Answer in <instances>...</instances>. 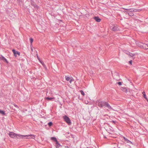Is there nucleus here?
<instances>
[{"mask_svg": "<svg viewBox=\"0 0 148 148\" xmlns=\"http://www.w3.org/2000/svg\"><path fill=\"white\" fill-rule=\"evenodd\" d=\"M18 136L20 138L27 139H34L35 138L34 135L32 134L26 135H18Z\"/></svg>", "mask_w": 148, "mask_h": 148, "instance_id": "f257e3e1", "label": "nucleus"}, {"mask_svg": "<svg viewBox=\"0 0 148 148\" xmlns=\"http://www.w3.org/2000/svg\"><path fill=\"white\" fill-rule=\"evenodd\" d=\"M18 135H21V134H16L15 133L12 132H10L9 134V135L10 136V137L12 138H20L18 136Z\"/></svg>", "mask_w": 148, "mask_h": 148, "instance_id": "f03ea898", "label": "nucleus"}, {"mask_svg": "<svg viewBox=\"0 0 148 148\" xmlns=\"http://www.w3.org/2000/svg\"><path fill=\"white\" fill-rule=\"evenodd\" d=\"M65 121L69 125L71 124V122L69 118L66 116L65 115L63 117Z\"/></svg>", "mask_w": 148, "mask_h": 148, "instance_id": "7ed1b4c3", "label": "nucleus"}, {"mask_svg": "<svg viewBox=\"0 0 148 148\" xmlns=\"http://www.w3.org/2000/svg\"><path fill=\"white\" fill-rule=\"evenodd\" d=\"M15 56H17V55H18V56H19L20 55V53L19 52L16 51L15 49H13L12 50Z\"/></svg>", "mask_w": 148, "mask_h": 148, "instance_id": "20e7f679", "label": "nucleus"}, {"mask_svg": "<svg viewBox=\"0 0 148 148\" xmlns=\"http://www.w3.org/2000/svg\"><path fill=\"white\" fill-rule=\"evenodd\" d=\"M106 102H102L99 103L98 104V106L100 107H102L103 106H106Z\"/></svg>", "mask_w": 148, "mask_h": 148, "instance_id": "39448f33", "label": "nucleus"}, {"mask_svg": "<svg viewBox=\"0 0 148 148\" xmlns=\"http://www.w3.org/2000/svg\"><path fill=\"white\" fill-rule=\"evenodd\" d=\"M0 60L3 61L4 62H6L7 63H8L7 59L1 55H0Z\"/></svg>", "mask_w": 148, "mask_h": 148, "instance_id": "423d86ee", "label": "nucleus"}, {"mask_svg": "<svg viewBox=\"0 0 148 148\" xmlns=\"http://www.w3.org/2000/svg\"><path fill=\"white\" fill-rule=\"evenodd\" d=\"M111 29L113 31H116L118 29L117 26L116 25H114L111 27Z\"/></svg>", "mask_w": 148, "mask_h": 148, "instance_id": "0eeeda50", "label": "nucleus"}, {"mask_svg": "<svg viewBox=\"0 0 148 148\" xmlns=\"http://www.w3.org/2000/svg\"><path fill=\"white\" fill-rule=\"evenodd\" d=\"M94 19L97 22H99L101 21V19L98 17H95L94 18Z\"/></svg>", "mask_w": 148, "mask_h": 148, "instance_id": "6e6552de", "label": "nucleus"}, {"mask_svg": "<svg viewBox=\"0 0 148 148\" xmlns=\"http://www.w3.org/2000/svg\"><path fill=\"white\" fill-rule=\"evenodd\" d=\"M127 10V12L128 13L129 12H136V9H126Z\"/></svg>", "mask_w": 148, "mask_h": 148, "instance_id": "1a4fd4ad", "label": "nucleus"}, {"mask_svg": "<svg viewBox=\"0 0 148 148\" xmlns=\"http://www.w3.org/2000/svg\"><path fill=\"white\" fill-rule=\"evenodd\" d=\"M54 97H47L46 98V99L48 100H51L53 99H54Z\"/></svg>", "mask_w": 148, "mask_h": 148, "instance_id": "9d476101", "label": "nucleus"}, {"mask_svg": "<svg viewBox=\"0 0 148 148\" xmlns=\"http://www.w3.org/2000/svg\"><path fill=\"white\" fill-rule=\"evenodd\" d=\"M148 46L147 45L144 44H143V47H142L143 48L145 49H148Z\"/></svg>", "mask_w": 148, "mask_h": 148, "instance_id": "9b49d317", "label": "nucleus"}, {"mask_svg": "<svg viewBox=\"0 0 148 148\" xmlns=\"http://www.w3.org/2000/svg\"><path fill=\"white\" fill-rule=\"evenodd\" d=\"M143 43L141 42H139L137 44V45L141 48H142L143 47Z\"/></svg>", "mask_w": 148, "mask_h": 148, "instance_id": "f8f14e48", "label": "nucleus"}, {"mask_svg": "<svg viewBox=\"0 0 148 148\" xmlns=\"http://www.w3.org/2000/svg\"><path fill=\"white\" fill-rule=\"evenodd\" d=\"M121 90L123 91L127 92V90L126 88L123 87L121 88Z\"/></svg>", "mask_w": 148, "mask_h": 148, "instance_id": "ddd939ff", "label": "nucleus"}, {"mask_svg": "<svg viewBox=\"0 0 148 148\" xmlns=\"http://www.w3.org/2000/svg\"><path fill=\"white\" fill-rule=\"evenodd\" d=\"M105 107H107L109 109H111V107L110 106V105H109L108 104L107 102L106 104V106H105Z\"/></svg>", "mask_w": 148, "mask_h": 148, "instance_id": "4468645a", "label": "nucleus"}, {"mask_svg": "<svg viewBox=\"0 0 148 148\" xmlns=\"http://www.w3.org/2000/svg\"><path fill=\"white\" fill-rule=\"evenodd\" d=\"M142 94L143 95V97H144V98L146 99H147V97H146V95L145 94V92H144V91H143L142 93Z\"/></svg>", "mask_w": 148, "mask_h": 148, "instance_id": "2eb2a0df", "label": "nucleus"}, {"mask_svg": "<svg viewBox=\"0 0 148 148\" xmlns=\"http://www.w3.org/2000/svg\"><path fill=\"white\" fill-rule=\"evenodd\" d=\"M0 114H2L3 115H5V113L4 111L1 110H0Z\"/></svg>", "mask_w": 148, "mask_h": 148, "instance_id": "dca6fc26", "label": "nucleus"}, {"mask_svg": "<svg viewBox=\"0 0 148 148\" xmlns=\"http://www.w3.org/2000/svg\"><path fill=\"white\" fill-rule=\"evenodd\" d=\"M51 139L54 141H57V139L56 138L54 137H52L51 138Z\"/></svg>", "mask_w": 148, "mask_h": 148, "instance_id": "f3484780", "label": "nucleus"}, {"mask_svg": "<svg viewBox=\"0 0 148 148\" xmlns=\"http://www.w3.org/2000/svg\"><path fill=\"white\" fill-rule=\"evenodd\" d=\"M71 77H69L67 76H65L66 79L67 81H69V80H70V79H71Z\"/></svg>", "mask_w": 148, "mask_h": 148, "instance_id": "a211bd4d", "label": "nucleus"}, {"mask_svg": "<svg viewBox=\"0 0 148 148\" xmlns=\"http://www.w3.org/2000/svg\"><path fill=\"white\" fill-rule=\"evenodd\" d=\"M128 54L131 56H133L135 55V54H134L130 53H129V54Z\"/></svg>", "mask_w": 148, "mask_h": 148, "instance_id": "6ab92c4d", "label": "nucleus"}, {"mask_svg": "<svg viewBox=\"0 0 148 148\" xmlns=\"http://www.w3.org/2000/svg\"><path fill=\"white\" fill-rule=\"evenodd\" d=\"M74 81V79L72 77H71V79H70V80H69V82L70 83H71V82L72 81Z\"/></svg>", "mask_w": 148, "mask_h": 148, "instance_id": "aec40b11", "label": "nucleus"}, {"mask_svg": "<svg viewBox=\"0 0 148 148\" xmlns=\"http://www.w3.org/2000/svg\"><path fill=\"white\" fill-rule=\"evenodd\" d=\"M48 125L49 126H51L52 125V123L51 122H50L48 123Z\"/></svg>", "mask_w": 148, "mask_h": 148, "instance_id": "412c9836", "label": "nucleus"}, {"mask_svg": "<svg viewBox=\"0 0 148 148\" xmlns=\"http://www.w3.org/2000/svg\"><path fill=\"white\" fill-rule=\"evenodd\" d=\"M30 40L31 43V44H32V42H33V39L32 38H31L30 39Z\"/></svg>", "mask_w": 148, "mask_h": 148, "instance_id": "4be33fe9", "label": "nucleus"}, {"mask_svg": "<svg viewBox=\"0 0 148 148\" xmlns=\"http://www.w3.org/2000/svg\"><path fill=\"white\" fill-rule=\"evenodd\" d=\"M61 146L60 144H58V145H56V147L57 148H58Z\"/></svg>", "mask_w": 148, "mask_h": 148, "instance_id": "5701e85b", "label": "nucleus"}, {"mask_svg": "<svg viewBox=\"0 0 148 148\" xmlns=\"http://www.w3.org/2000/svg\"><path fill=\"white\" fill-rule=\"evenodd\" d=\"M129 62L130 63V64H132V60H130V61H129Z\"/></svg>", "mask_w": 148, "mask_h": 148, "instance_id": "b1692460", "label": "nucleus"}, {"mask_svg": "<svg viewBox=\"0 0 148 148\" xmlns=\"http://www.w3.org/2000/svg\"><path fill=\"white\" fill-rule=\"evenodd\" d=\"M118 84L119 85H121L122 84H121V82H118Z\"/></svg>", "mask_w": 148, "mask_h": 148, "instance_id": "393cba45", "label": "nucleus"}, {"mask_svg": "<svg viewBox=\"0 0 148 148\" xmlns=\"http://www.w3.org/2000/svg\"><path fill=\"white\" fill-rule=\"evenodd\" d=\"M81 94L82 95H83V90H81Z\"/></svg>", "mask_w": 148, "mask_h": 148, "instance_id": "a878e982", "label": "nucleus"}, {"mask_svg": "<svg viewBox=\"0 0 148 148\" xmlns=\"http://www.w3.org/2000/svg\"><path fill=\"white\" fill-rule=\"evenodd\" d=\"M56 145H58V144H59V143H58V141L57 140V141H56Z\"/></svg>", "mask_w": 148, "mask_h": 148, "instance_id": "bb28decb", "label": "nucleus"}, {"mask_svg": "<svg viewBox=\"0 0 148 148\" xmlns=\"http://www.w3.org/2000/svg\"><path fill=\"white\" fill-rule=\"evenodd\" d=\"M128 14L130 16H133V14L132 13H131L130 14V13L128 12Z\"/></svg>", "mask_w": 148, "mask_h": 148, "instance_id": "cd10ccee", "label": "nucleus"}, {"mask_svg": "<svg viewBox=\"0 0 148 148\" xmlns=\"http://www.w3.org/2000/svg\"><path fill=\"white\" fill-rule=\"evenodd\" d=\"M14 106H15L16 108H18V107L15 104H14Z\"/></svg>", "mask_w": 148, "mask_h": 148, "instance_id": "c85d7f7f", "label": "nucleus"}, {"mask_svg": "<svg viewBox=\"0 0 148 148\" xmlns=\"http://www.w3.org/2000/svg\"><path fill=\"white\" fill-rule=\"evenodd\" d=\"M34 7H37V6L36 5L35 6L34 5Z\"/></svg>", "mask_w": 148, "mask_h": 148, "instance_id": "c756f323", "label": "nucleus"}, {"mask_svg": "<svg viewBox=\"0 0 148 148\" xmlns=\"http://www.w3.org/2000/svg\"><path fill=\"white\" fill-rule=\"evenodd\" d=\"M124 138L126 140H127V139H125V138Z\"/></svg>", "mask_w": 148, "mask_h": 148, "instance_id": "7c9ffc66", "label": "nucleus"}, {"mask_svg": "<svg viewBox=\"0 0 148 148\" xmlns=\"http://www.w3.org/2000/svg\"><path fill=\"white\" fill-rule=\"evenodd\" d=\"M146 100H147V101L148 102V99L147 98V99H146Z\"/></svg>", "mask_w": 148, "mask_h": 148, "instance_id": "2f4dec72", "label": "nucleus"}, {"mask_svg": "<svg viewBox=\"0 0 148 148\" xmlns=\"http://www.w3.org/2000/svg\"><path fill=\"white\" fill-rule=\"evenodd\" d=\"M37 58H38V59L39 60V58H38V56H37Z\"/></svg>", "mask_w": 148, "mask_h": 148, "instance_id": "473e14b6", "label": "nucleus"}, {"mask_svg": "<svg viewBox=\"0 0 148 148\" xmlns=\"http://www.w3.org/2000/svg\"><path fill=\"white\" fill-rule=\"evenodd\" d=\"M31 50H32V51H33V49H32Z\"/></svg>", "mask_w": 148, "mask_h": 148, "instance_id": "72a5a7b5", "label": "nucleus"}]
</instances>
